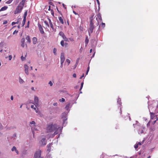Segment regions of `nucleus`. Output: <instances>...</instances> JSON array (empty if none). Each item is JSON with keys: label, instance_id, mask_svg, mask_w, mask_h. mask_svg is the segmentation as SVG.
<instances>
[{"label": "nucleus", "instance_id": "f257e3e1", "mask_svg": "<svg viewBox=\"0 0 158 158\" xmlns=\"http://www.w3.org/2000/svg\"><path fill=\"white\" fill-rule=\"evenodd\" d=\"M62 128V127H58L56 124L50 123L48 125L46 129V131L47 133H50L55 131L53 133V135H55L58 134L59 132L58 131L59 130L61 132Z\"/></svg>", "mask_w": 158, "mask_h": 158}, {"label": "nucleus", "instance_id": "f03ea898", "mask_svg": "<svg viewBox=\"0 0 158 158\" xmlns=\"http://www.w3.org/2000/svg\"><path fill=\"white\" fill-rule=\"evenodd\" d=\"M26 0H22L19 4L14 11V13L15 14H17L20 13L22 9L23 8L25 5V3Z\"/></svg>", "mask_w": 158, "mask_h": 158}, {"label": "nucleus", "instance_id": "7ed1b4c3", "mask_svg": "<svg viewBox=\"0 0 158 158\" xmlns=\"http://www.w3.org/2000/svg\"><path fill=\"white\" fill-rule=\"evenodd\" d=\"M94 16H92L90 17V21L89 24V27L88 29V32L89 36L90 35V34L93 32V30L94 28V23L93 21V18Z\"/></svg>", "mask_w": 158, "mask_h": 158}, {"label": "nucleus", "instance_id": "20e7f679", "mask_svg": "<svg viewBox=\"0 0 158 158\" xmlns=\"http://www.w3.org/2000/svg\"><path fill=\"white\" fill-rule=\"evenodd\" d=\"M41 152L42 151L40 150L36 151L34 154L33 158H42L41 156Z\"/></svg>", "mask_w": 158, "mask_h": 158}, {"label": "nucleus", "instance_id": "39448f33", "mask_svg": "<svg viewBox=\"0 0 158 158\" xmlns=\"http://www.w3.org/2000/svg\"><path fill=\"white\" fill-rule=\"evenodd\" d=\"M38 27H39V30L40 33L41 34H44V31L43 30V29L41 25L40 24H38Z\"/></svg>", "mask_w": 158, "mask_h": 158}, {"label": "nucleus", "instance_id": "423d86ee", "mask_svg": "<svg viewBox=\"0 0 158 158\" xmlns=\"http://www.w3.org/2000/svg\"><path fill=\"white\" fill-rule=\"evenodd\" d=\"M60 62H61L64 63L65 60V57L64 53H61L60 55Z\"/></svg>", "mask_w": 158, "mask_h": 158}, {"label": "nucleus", "instance_id": "0eeeda50", "mask_svg": "<svg viewBox=\"0 0 158 158\" xmlns=\"http://www.w3.org/2000/svg\"><path fill=\"white\" fill-rule=\"evenodd\" d=\"M41 143L43 145H45L46 143V140L45 138H43L40 141Z\"/></svg>", "mask_w": 158, "mask_h": 158}, {"label": "nucleus", "instance_id": "6e6552de", "mask_svg": "<svg viewBox=\"0 0 158 158\" xmlns=\"http://www.w3.org/2000/svg\"><path fill=\"white\" fill-rule=\"evenodd\" d=\"M24 68H25V73L27 75H28L29 72H28V66L27 65L25 64L24 65Z\"/></svg>", "mask_w": 158, "mask_h": 158}, {"label": "nucleus", "instance_id": "1a4fd4ad", "mask_svg": "<svg viewBox=\"0 0 158 158\" xmlns=\"http://www.w3.org/2000/svg\"><path fill=\"white\" fill-rule=\"evenodd\" d=\"M59 20V21L60 23L62 24H64V20H63V17H59L58 18Z\"/></svg>", "mask_w": 158, "mask_h": 158}, {"label": "nucleus", "instance_id": "9d476101", "mask_svg": "<svg viewBox=\"0 0 158 158\" xmlns=\"http://www.w3.org/2000/svg\"><path fill=\"white\" fill-rule=\"evenodd\" d=\"M35 102L36 105H38L39 103L38 98L37 96H35L34 98Z\"/></svg>", "mask_w": 158, "mask_h": 158}, {"label": "nucleus", "instance_id": "9b49d317", "mask_svg": "<svg viewBox=\"0 0 158 158\" xmlns=\"http://www.w3.org/2000/svg\"><path fill=\"white\" fill-rule=\"evenodd\" d=\"M25 42V40L24 38H22L21 40V46L23 47H24V46H25V45H24Z\"/></svg>", "mask_w": 158, "mask_h": 158}, {"label": "nucleus", "instance_id": "f8f14e48", "mask_svg": "<svg viewBox=\"0 0 158 158\" xmlns=\"http://www.w3.org/2000/svg\"><path fill=\"white\" fill-rule=\"evenodd\" d=\"M8 8V7L5 6L2 7L0 10V12L6 10Z\"/></svg>", "mask_w": 158, "mask_h": 158}, {"label": "nucleus", "instance_id": "ddd939ff", "mask_svg": "<svg viewBox=\"0 0 158 158\" xmlns=\"http://www.w3.org/2000/svg\"><path fill=\"white\" fill-rule=\"evenodd\" d=\"M32 41L33 43L34 44H35L37 43V39L36 37H34L32 38Z\"/></svg>", "mask_w": 158, "mask_h": 158}, {"label": "nucleus", "instance_id": "4468645a", "mask_svg": "<svg viewBox=\"0 0 158 158\" xmlns=\"http://www.w3.org/2000/svg\"><path fill=\"white\" fill-rule=\"evenodd\" d=\"M49 26H50L51 28L52 29V30L53 31L55 32L56 31V29L53 26V25L52 24H51L49 25Z\"/></svg>", "mask_w": 158, "mask_h": 158}, {"label": "nucleus", "instance_id": "2eb2a0df", "mask_svg": "<svg viewBox=\"0 0 158 158\" xmlns=\"http://www.w3.org/2000/svg\"><path fill=\"white\" fill-rule=\"evenodd\" d=\"M97 17L101 21L102 20L101 14L100 13H98L97 15Z\"/></svg>", "mask_w": 158, "mask_h": 158}, {"label": "nucleus", "instance_id": "dca6fc26", "mask_svg": "<svg viewBox=\"0 0 158 158\" xmlns=\"http://www.w3.org/2000/svg\"><path fill=\"white\" fill-rule=\"evenodd\" d=\"M89 39L88 37L87 36H86L85 38V42L86 44H87L89 42Z\"/></svg>", "mask_w": 158, "mask_h": 158}, {"label": "nucleus", "instance_id": "f3484780", "mask_svg": "<svg viewBox=\"0 0 158 158\" xmlns=\"http://www.w3.org/2000/svg\"><path fill=\"white\" fill-rule=\"evenodd\" d=\"M26 39L28 41V42L29 43H30L31 42V40L30 39V36L29 35H27V36L26 38Z\"/></svg>", "mask_w": 158, "mask_h": 158}, {"label": "nucleus", "instance_id": "a211bd4d", "mask_svg": "<svg viewBox=\"0 0 158 158\" xmlns=\"http://www.w3.org/2000/svg\"><path fill=\"white\" fill-rule=\"evenodd\" d=\"M151 118V119H153L154 117V114L152 112H150Z\"/></svg>", "mask_w": 158, "mask_h": 158}, {"label": "nucleus", "instance_id": "6ab92c4d", "mask_svg": "<svg viewBox=\"0 0 158 158\" xmlns=\"http://www.w3.org/2000/svg\"><path fill=\"white\" fill-rule=\"evenodd\" d=\"M70 103H68V104H67L66 106L65 107V109L66 110H68L69 108V106H70Z\"/></svg>", "mask_w": 158, "mask_h": 158}, {"label": "nucleus", "instance_id": "aec40b11", "mask_svg": "<svg viewBox=\"0 0 158 158\" xmlns=\"http://www.w3.org/2000/svg\"><path fill=\"white\" fill-rule=\"evenodd\" d=\"M27 10H26L24 14V16L23 17V19H26V17L27 15Z\"/></svg>", "mask_w": 158, "mask_h": 158}, {"label": "nucleus", "instance_id": "412c9836", "mask_svg": "<svg viewBox=\"0 0 158 158\" xmlns=\"http://www.w3.org/2000/svg\"><path fill=\"white\" fill-rule=\"evenodd\" d=\"M26 21V19H23V22H22V26H21L22 27L24 26L25 24Z\"/></svg>", "mask_w": 158, "mask_h": 158}, {"label": "nucleus", "instance_id": "4be33fe9", "mask_svg": "<svg viewBox=\"0 0 158 158\" xmlns=\"http://www.w3.org/2000/svg\"><path fill=\"white\" fill-rule=\"evenodd\" d=\"M13 0H9L8 1L6 2L5 3L6 4H9L11 3Z\"/></svg>", "mask_w": 158, "mask_h": 158}, {"label": "nucleus", "instance_id": "5701e85b", "mask_svg": "<svg viewBox=\"0 0 158 158\" xmlns=\"http://www.w3.org/2000/svg\"><path fill=\"white\" fill-rule=\"evenodd\" d=\"M59 35L61 37L64 35V33L62 31H60L59 32Z\"/></svg>", "mask_w": 158, "mask_h": 158}, {"label": "nucleus", "instance_id": "b1692460", "mask_svg": "<svg viewBox=\"0 0 158 158\" xmlns=\"http://www.w3.org/2000/svg\"><path fill=\"white\" fill-rule=\"evenodd\" d=\"M60 44L61 46L62 47H64V40H62L60 41Z\"/></svg>", "mask_w": 158, "mask_h": 158}, {"label": "nucleus", "instance_id": "393cba45", "mask_svg": "<svg viewBox=\"0 0 158 158\" xmlns=\"http://www.w3.org/2000/svg\"><path fill=\"white\" fill-rule=\"evenodd\" d=\"M20 19H18V21H17L16 22H12L11 23V25H15V24L18 23H19V20H20Z\"/></svg>", "mask_w": 158, "mask_h": 158}, {"label": "nucleus", "instance_id": "a878e982", "mask_svg": "<svg viewBox=\"0 0 158 158\" xmlns=\"http://www.w3.org/2000/svg\"><path fill=\"white\" fill-rule=\"evenodd\" d=\"M19 82L20 83H23L24 82V81L21 78H19Z\"/></svg>", "mask_w": 158, "mask_h": 158}, {"label": "nucleus", "instance_id": "bb28decb", "mask_svg": "<svg viewBox=\"0 0 158 158\" xmlns=\"http://www.w3.org/2000/svg\"><path fill=\"white\" fill-rule=\"evenodd\" d=\"M125 118H126L125 120L129 118V121H130L131 119L130 116L128 115H127L125 117Z\"/></svg>", "mask_w": 158, "mask_h": 158}, {"label": "nucleus", "instance_id": "cd10ccee", "mask_svg": "<svg viewBox=\"0 0 158 158\" xmlns=\"http://www.w3.org/2000/svg\"><path fill=\"white\" fill-rule=\"evenodd\" d=\"M49 4H50V5H51L52 6H53V7H55V5L53 3V2H49Z\"/></svg>", "mask_w": 158, "mask_h": 158}, {"label": "nucleus", "instance_id": "c85d7f7f", "mask_svg": "<svg viewBox=\"0 0 158 158\" xmlns=\"http://www.w3.org/2000/svg\"><path fill=\"white\" fill-rule=\"evenodd\" d=\"M44 23L45 24L47 25L48 27H49V25L48 23V22L47 21H44Z\"/></svg>", "mask_w": 158, "mask_h": 158}, {"label": "nucleus", "instance_id": "c756f323", "mask_svg": "<svg viewBox=\"0 0 158 158\" xmlns=\"http://www.w3.org/2000/svg\"><path fill=\"white\" fill-rule=\"evenodd\" d=\"M51 12L52 15L53 17H54V12L52 9L51 10Z\"/></svg>", "mask_w": 158, "mask_h": 158}, {"label": "nucleus", "instance_id": "7c9ffc66", "mask_svg": "<svg viewBox=\"0 0 158 158\" xmlns=\"http://www.w3.org/2000/svg\"><path fill=\"white\" fill-rule=\"evenodd\" d=\"M56 51H57L56 49L55 48H54L53 49V53H54V54L55 55H56Z\"/></svg>", "mask_w": 158, "mask_h": 158}, {"label": "nucleus", "instance_id": "2f4dec72", "mask_svg": "<svg viewBox=\"0 0 158 158\" xmlns=\"http://www.w3.org/2000/svg\"><path fill=\"white\" fill-rule=\"evenodd\" d=\"M65 100V99L63 98H62L61 99H60L59 100L60 102H64Z\"/></svg>", "mask_w": 158, "mask_h": 158}, {"label": "nucleus", "instance_id": "473e14b6", "mask_svg": "<svg viewBox=\"0 0 158 158\" xmlns=\"http://www.w3.org/2000/svg\"><path fill=\"white\" fill-rule=\"evenodd\" d=\"M79 60V58H77V60H76V64H75V65L76 66L78 64V63Z\"/></svg>", "mask_w": 158, "mask_h": 158}, {"label": "nucleus", "instance_id": "72a5a7b5", "mask_svg": "<svg viewBox=\"0 0 158 158\" xmlns=\"http://www.w3.org/2000/svg\"><path fill=\"white\" fill-rule=\"evenodd\" d=\"M16 148L15 146H13L11 149V150L12 151H13L16 150Z\"/></svg>", "mask_w": 158, "mask_h": 158}, {"label": "nucleus", "instance_id": "f704fd0d", "mask_svg": "<svg viewBox=\"0 0 158 158\" xmlns=\"http://www.w3.org/2000/svg\"><path fill=\"white\" fill-rule=\"evenodd\" d=\"M48 19L49 21V25L51 24H52V23L51 20L49 18H48Z\"/></svg>", "mask_w": 158, "mask_h": 158}, {"label": "nucleus", "instance_id": "c9c22d12", "mask_svg": "<svg viewBox=\"0 0 158 158\" xmlns=\"http://www.w3.org/2000/svg\"><path fill=\"white\" fill-rule=\"evenodd\" d=\"M69 40L70 41H71V42H73L74 41V39L73 38H69Z\"/></svg>", "mask_w": 158, "mask_h": 158}, {"label": "nucleus", "instance_id": "e433bc0d", "mask_svg": "<svg viewBox=\"0 0 158 158\" xmlns=\"http://www.w3.org/2000/svg\"><path fill=\"white\" fill-rule=\"evenodd\" d=\"M18 32V30H15L13 33V34L15 35V34H16Z\"/></svg>", "mask_w": 158, "mask_h": 158}, {"label": "nucleus", "instance_id": "4c0bfd02", "mask_svg": "<svg viewBox=\"0 0 158 158\" xmlns=\"http://www.w3.org/2000/svg\"><path fill=\"white\" fill-rule=\"evenodd\" d=\"M83 84H84V83L83 82H82L81 84V87L80 88V90H81V89H82V87H83Z\"/></svg>", "mask_w": 158, "mask_h": 158}, {"label": "nucleus", "instance_id": "58836bf2", "mask_svg": "<svg viewBox=\"0 0 158 158\" xmlns=\"http://www.w3.org/2000/svg\"><path fill=\"white\" fill-rule=\"evenodd\" d=\"M66 61L68 63V65H69L70 63V61L68 59H67L66 60Z\"/></svg>", "mask_w": 158, "mask_h": 158}, {"label": "nucleus", "instance_id": "ea45409f", "mask_svg": "<svg viewBox=\"0 0 158 158\" xmlns=\"http://www.w3.org/2000/svg\"><path fill=\"white\" fill-rule=\"evenodd\" d=\"M118 110L119 112V114H120V115H121V114H122V111H121V108H120Z\"/></svg>", "mask_w": 158, "mask_h": 158}, {"label": "nucleus", "instance_id": "a19ab883", "mask_svg": "<svg viewBox=\"0 0 158 158\" xmlns=\"http://www.w3.org/2000/svg\"><path fill=\"white\" fill-rule=\"evenodd\" d=\"M64 40L66 42L69 41L68 39L66 37L64 38Z\"/></svg>", "mask_w": 158, "mask_h": 158}, {"label": "nucleus", "instance_id": "79ce46f5", "mask_svg": "<svg viewBox=\"0 0 158 158\" xmlns=\"http://www.w3.org/2000/svg\"><path fill=\"white\" fill-rule=\"evenodd\" d=\"M48 84H49L50 85V86H52L53 85L52 83V81H50L49 82Z\"/></svg>", "mask_w": 158, "mask_h": 158}, {"label": "nucleus", "instance_id": "37998d69", "mask_svg": "<svg viewBox=\"0 0 158 158\" xmlns=\"http://www.w3.org/2000/svg\"><path fill=\"white\" fill-rule=\"evenodd\" d=\"M102 27L103 28H104L105 27V23H102Z\"/></svg>", "mask_w": 158, "mask_h": 158}, {"label": "nucleus", "instance_id": "c03bdc74", "mask_svg": "<svg viewBox=\"0 0 158 158\" xmlns=\"http://www.w3.org/2000/svg\"><path fill=\"white\" fill-rule=\"evenodd\" d=\"M134 147L135 149L137 148L138 147V144H135L134 146Z\"/></svg>", "mask_w": 158, "mask_h": 158}, {"label": "nucleus", "instance_id": "a18cd8bd", "mask_svg": "<svg viewBox=\"0 0 158 158\" xmlns=\"http://www.w3.org/2000/svg\"><path fill=\"white\" fill-rule=\"evenodd\" d=\"M21 60L23 61L25 59V57H23V56H21Z\"/></svg>", "mask_w": 158, "mask_h": 158}, {"label": "nucleus", "instance_id": "49530a36", "mask_svg": "<svg viewBox=\"0 0 158 158\" xmlns=\"http://www.w3.org/2000/svg\"><path fill=\"white\" fill-rule=\"evenodd\" d=\"M30 123L31 124H35V123L34 121H32Z\"/></svg>", "mask_w": 158, "mask_h": 158}, {"label": "nucleus", "instance_id": "de8ad7c7", "mask_svg": "<svg viewBox=\"0 0 158 158\" xmlns=\"http://www.w3.org/2000/svg\"><path fill=\"white\" fill-rule=\"evenodd\" d=\"M29 21H28L27 22V26L26 27H26L29 28Z\"/></svg>", "mask_w": 158, "mask_h": 158}, {"label": "nucleus", "instance_id": "09e8293b", "mask_svg": "<svg viewBox=\"0 0 158 158\" xmlns=\"http://www.w3.org/2000/svg\"><path fill=\"white\" fill-rule=\"evenodd\" d=\"M7 21L6 20H4L3 21V24H7Z\"/></svg>", "mask_w": 158, "mask_h": 158}, {"label": "nucleus", "instance_id": "8fccbe9b", "mask_svg": "<svg viewBox=\"0 0 158 158\" xmlns=\"http://www.w3.org/2000/svg\"><path fill=\"white\" fill-rule=\"evenodd\" d=\"M73 13L75 15H78L79 16V15L78 13H77L75 11H73Z\"/></svg>", "mask_w": 158, "mask_h": 158}, {"label": "nucleus", "instance_id": "3c124183", "mask_svg": "<svg viewBox=\"0 0 158 158\" xmlns=\"http://www.w3.org/2000/svg\"><path fill=\"white\" fill-rule=\"evenodd\" d=\"M84 76V73H83L82 74V75L80 77V79H82Z\"/></svg>", "mask_w": 158, "mask_h": 158}, {"label": "nucleus", "instance_id": "603ef678", "mask_svg": "<svg viewBox=\"0 0 158 158\" xmlns=\"http://www.w3.org/2000/svg\"><path fill=\"white\" fill-rule=\"evenodd\" d=\"M73 76L75 78L76 77V75L75 73H73Z\"/></svg>", "mask_w": 158, "mask_h": 158}, {"label": "nucleus", "instance_id": "864d4df0", "mask_svg": "<svg viewBox=\"0 0 158 158\" xmlns=\"http://www.w3.org/2000/svg\"><path fill=\"white\" fill-rule=\"evenodd\" d=\"M33 109L35 110V111L36 112V113H37L38 112V111L37 110H36V108L35 107H34L33 108Z\"/></svg>", "mask_w": 158, "mask_h": 158}, {"label": "nucleus", "instance_id": "5fc2aeb1", "mask_svg": "<svg viewBox=\"0 0 158 158\" xmlns=\"http://www.w3.org/2000/svg\"><path fill=\"white\" fill-rule=\"evenodd\" d=\"M51 6H48V10L49 11H50V10H52V9H51Z\"/></svg>", "mask_w": 158, "mask_h": 158}, {"label": "nucleus", "instance_id": "6e6d98bb", "mask_svg": "<svg viewBox=\"0 0 158 158\" xmlns=\"http://www.w3.org/2000/svg\"><path fill=\"white\" fill-rule=\"evenodd\" d=\"M12 57L10 55L9 56V59L10 60H11Z\"/></svg>", "mask_w": 158, "mask_h": 158}, {"label": "nucleus", "instance_id": "4d7b16f0", "mask_svg": "<svg viewBox=\"0 0 158 158\" xmlns=\"http://www.w3.org/2000/svg\"><path fill=\"white\" fill-rule=\"evenodd\" d=\"M62 6H63V7L65 8V9H66V7L65 6V5L64 4V3H63L62 4Z\"/></svg>", "mask_w": 158, "mask_h": 158}, {"label": "nucleus", "instance_id": "13d9d810", "mask_svg": "<svg viewBox=\"0 0 158 158\" xmlns=\"http://www.w3.org/2000/svg\"><path fill=\"white\" fill-rule=\"evenodd\" d=\"M64 45L66 47L68 45V44L67 43H64Z\"/></svg>", "mask_w": 158, "mask_h": 158}, {"label": "nucleus", "instance_id": "bf43d9fd", "mask_svg": "<svg viewBox=\"0 0 158 158\" xmlns=\"http://www.w3.org/2000/svg\"><path fill=\"white\" fill-rule=\"evenodd\" d=\"M63 63H62V62H61V65H60V67L61 68H62L63 67Z\"/></svg>", "mask_w": 158, "mask_h": 158}, {"label": "nucleus", "instance_id": "052dcab7", "mask_svg": "<svg viewBox=\"0 0 158 158\" xmlns=\"http://www.w3.org/2000/svg\"><path fill=\"white\" fill-rule=\"evenodd\" d=\"M130 158H136V156H133L130 157Z\"/></svg>", "mask_w": 158, "mask_h": 158}, {"label": "nucleus", "instance_id": "680f3d73", "mask_svg": "<svg viewBox=\"0 0 158 158\" xmlns=\"http://www.w3.org/2000/svg\"><path fill=\"white\" fill-rule=\"evenodd\" d=\"M15 151L16 152V153L17 154H19V152H18V151L16 149V150H15Z\"/></svg>", "mask_w": 158, "mask_h": 158}, {"label": "nucleus", "instance_id": "e2e57ef3", "mask_svg": "<svg viewBox=\"0 0 158 158\" xmlns=\"http://www.w3.org/2000/svg\"><path fill=\"white\" fill-rule=\"evenodd\" d=\"M97 1V3H98V5H99L100 4V3H99V0H96Z\"/></svg>", "mask_w": 158, "mask_h": 158}, {"label": "nucleus", "instance_id": "0e129e2a", "mask_svg": "<svg viewBox=\"0 0 158 158\" xmlns=\"http://www.w3.org/2000/svg\"><path fill=\"white\" fill-rule=\"evenodd\" d=\"M62 38H63V39H64V38H65V37H66L65 36V35H64L63 36H62Z\"/></svg>", "mask_w": 158, "mask_h": 158}, {"label": "nucleus", "instance_id": "69168bd1", "mask_svg": "<svg viewBox=\"0 0 158 158\" xmlns=\"http://www.w3.org/2000/svg\"><path fill=\"white\" fill-rule=\"evenodd\" d=\"M11 98V99L12 100H13V96H11V98Z\"/></svg>", "mask_w": 158, "mask_h": 158}, {"label": "nucleus", "instance_id": "338daca9", "mask_svg": "<svg viewBox=\"0 0 158 158\" xmlns=\"http://www.w3.org/2000/svg\"><path fill=\"white\" fill-rule=\"evenodd\" d=\"M34 107V106L33 105H32L31 106V108H33Z\"/></svg>", "mask_w": 158, "mask_h": 158}, {"label": "nucleus", "instance_id": "774afa93", "mask_svg": "<svg viewBox=\"0 0 158 158\" xmlns=\"http://www.w3.org/2000/svg\"><path fill=\"white\" fill-rule=\"evenodd\" d=\"M89 66L87 68V70L89 71Z\"/></svg>", "mask_w": 158, "mask_h": 158}]
</instances>
